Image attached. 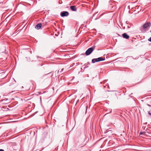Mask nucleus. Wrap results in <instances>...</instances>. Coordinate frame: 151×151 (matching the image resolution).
I'll use <instances>...</instances> for the list:
<instances>
[{
  "label": "nucleus",
  "mask_w": 151,
  "mask_h": 151,
  "mask_svg": "<svg viewBox=\"0 0 151 151\" xmlns=\"http://www.w3.org/2000/svg\"><path fill=\"white\" fill-rule=\"evenodd\" d=\"M105 60V58H103L102 57H99L97 58H94L92 59V62L93 63H94L96 62L104 61Z\"/></svg>",
  "instance_id": "obj_1"
},
{
  "label": "nucleus",
  "mask_w": 151,
  "mask_h": 151,
  "mask_svg": "<svg viewBox=\"0 0 151 151\" xmlns=\"http://www.w3.org/2000/svg\"><path fill=\"white\" fill-rule=\"evenodd\" d=\"M94 49L92 47L89 48L86 52L85 54L86 55H89L93 50Z\"/></svg>",
  "instance_id": "obj_2"
},
{
  "label": "nucleus",
  "mask_w": 151,
  "mask_h": 151,
  "mask_svg": "<svg viewBox=\"0 0 151 151\" xmlns=\"http://www.w3.org/2000/svg\"><path fill=\"white\" fill-rule=\"evenodd\" d=\"M69 13L68 12L63 11L60 13V15L62 17H67L69 15Z\"/></svg>",
  "instance_id": "obj_3"
},
{
  "label": "nucleus",
  "mask_w": 151,
  "mask_h": 151,
  "mask_svg": "<svg viewBox=\"0 0 151 151\" xmlns=\"http://www.w3.org/2000/svg\"><path fill=\"white\" fill-rule=\"evenodd\" d=\"M151 24L149 22H147L143 25V27L144 29H145L150 26Z\"/></svg>",
  "instance_id": "obj_4"
},
{
  "label": "nucleus",
  "mask_w": 151,
  "mask_h": 151,
  "mask_svg": "<svg viewBox=\"0 0 151 151\" xmlns=\"http://www.w3.org/2000/svg\"><path fill=\"white\" fill-rule=\"evenodd\" d=\"M122 36L123 38L126 39H128L129 37V36L126 33L123 34Z\"/></svg>",
  "instance_id": "obj_5"
},
{
  "label": "nucleus",
  "mask_w": 151,
  "mask_h": 151,
  "mask_svg": "<svg viewBox=\"0 0 151 151\" xmlns=\"http://www.w3.org/2000/svg\"><path fill=\"white\" fill-rule=\"evenodd\" d=\"M70 8L72 11H77L76 8L75 6H70Z\"/></svg>",
  "instance_id": "obj_6"
},
{
  "label": "nucleus",
  "mask_w": 151,
  "mask_h": 151,
  "mask_svg": "<svg viewBox=\"0 0 151 151\" xmlns=\"http://www.w3.org/2000/svg\"><path fill=\"white\" fill-rule=\"evenodd\" d=\"M42 25V24L41 23H39L35 27V28L36 29H40Z\"/></svg>",
  "instance_id": "obj_7"
},
{
  "label": "nucleus",
  "mask_w": 151,
  "mask_h": 151,
  "mask_svg": "<svg viewBox=\"0 0 151 151\" xmlns=\"http://www.w3.org/2000/svg\"><path fill=\"white\" fill-rule=\"evenodd\" d=\"M148 40L151 42V37L148 39Z\"/></svg>",
  "instance_id": "obj_8"
},
{
  "label": "nucleus",
  "mask_w": 151,
  "mask_h": 151,
  "mask_svg": "<svg viewBox=\"0 0 151 151\" xmlns=\"http://www.w3.org/2000/svg\"><path fill=\"white\" fill-rule=\"evenodd\" d=\"M63 70V68L59 72H60V73H61Z\"/></svg>",
  "instance_id": "obj_9"
},
{
  "label": "nucleus",
  "mask_w": 151,
  "mask_h": 151,
  "mask_svg": "<svg viewBox=\"0 0 151 151\" xmlns=\"http://www.w3.org/2000/svg\"><path fill=\"white\" fill-rule=\"evenodd\" d=\"M63 70V68L59 72H60V73H61Z\"/></svg>",
  "instance_id": "obj_10"
},
{
  "label": "nucleus",
  "mask_w": 151,
  "mask_h": 151,
  "mask_svg": "<svg viewBox=\"0 0 151 151\" xmlns=\"http://www.w3.org/2000/svg\"><path fill=\"white\" fill-rule=\"evenodd\" d=\"M0 151H4L3 149H0Z\"/></svg>",
  "instance_id": "obj_11"
},
{
  "label": "nucleus",
  "mask_w": 151,
  "mask_h": 151,
  "mask_svg": "<svg viewBox=\"0 0 151 151\" xmlns=\"http://www.w3.org/2000/svg\"><path fill=\"white\" fill-rule=\"evenodd\" d=\"M143 133L142 132H140V134H143Z\"/></svg>",
  "instance_id": "obj_12"
},
{
  "label": "nucleus",
  "mask_w": 151,
  "mask_h": 151,
  "mask_svg": "<svg viewBox=\"0 0 151 151\" xmlns=\"http://www.w3.org/2000/svg\"><path fill=\"white\" fill-rule=\"evenodd\" d=\"M94 14L93 15V17L94 16V15L95 14ZM92 18H93V17H92Z\"/></svg>",
  "instance_id": "obj_13"
}]
</instances>
